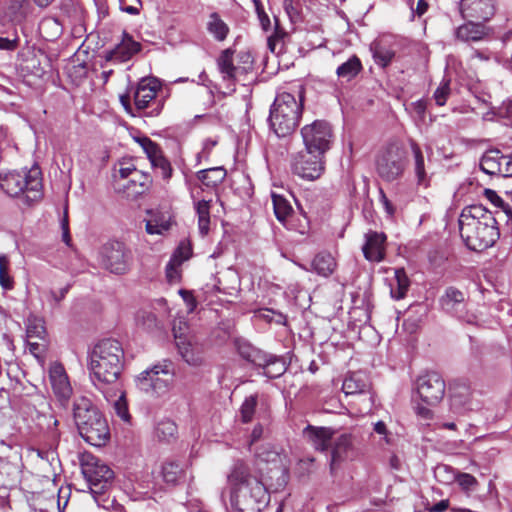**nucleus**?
<instances>
[{"instance_id":"nucleus-1","label":"nucleus","mask_w":512,"mask_h":512,"mask_svg":"<svg viewBox=\"0 0 512 512\" xmlns=\"http://www.w3.org/2000/svg\"><path fill=\"white\" fill-rule=\"evenodd\" d=\"M124 350L115 339H104L98 342L89 354L88 369L93 384L102 391L107 400L106 388L115 386L124 366Z\"/></svg>"},{"instance_id":"nucleus-2","label":"nucleus","mask_w":512,"mask_h":512,"mask_svg":"<svg viewBox=\"0 0 512 512\" xmlns=\"http://www.w3.org/2000/svg\"><path fill=\"white\" fill-rule=\"evenodd\" d=\"M460 236L473 251H483L495 244L500 236L492 212L482 205L465 207L459 216Z\"/></svg>"},{"instance_id":"nucleus-3","label":"nucleus","mask_w":512,"mask_h":512,"mask_svg":"<svg viewBox=\"0 0 512 512\" xmlns=\"http://www.w3.org/2000/svg\"><path fill=\"white\" fill-rule=\"evenodd\" d=\"M231 485L232 503L238 512H261L270 501L265 485L251 475L250 468L243 461H236L228 475Z\"/></svg>"},{"instance_id":"nucleus-4","label":"nucleus","mask_w":512,"mask_h":512,"mask_svg":"<svg viewBox=\"0 0 512 512\" xmlns=\"http://www.w3.org/2000/svg\"><path fill=\"white\" fill-rule=\"evenodd\" d=\"M74 420L80 435L94 446H102L109 438L110 432L106 419L87 398L74 403Z\"/></svg>"},{"instance_id":"nucleus-5","label":"nucleus","mask_w":512,"mask_h":512,"mask_svg":"<svg viewBox=\"0 0 512 512\" xmlns=\"http://www.w3.org/2000/svg\"><path fill=\"white\" fill-rule=\"evenodd\" d=\"M303 101L290 93L277 94L270 109L269 122L278 137L292 134L299 124L302 115Z\"/></svg>"},{"instance_id":"nucleus-6","label":"nucleus","mask_w":512,"mask_h":512,"mask_svg":"<svg viewBox=\"0 0 512 512\" xmlns=\"http://www.w3.org/2000/svg\"><path fill=\"white\" fill-rule=\"evenodd\" d=\"M0 186L11 197L22 196L27 204L42 198V178L38 167L0 176Z\"/></svg>"},{"instance_id":"nucleus-7","label":"nucleus","mask_w":512,"mask_h":512,"mask_svg":"<svg viewBox=\"0 0 512 512\" xmlns=\"http://www.w3.org/2000/svg\"><path fill=\"white\" fill-rule=\"evenodd\" d=\"M406 166V152L398 144L392 143L382 149L375 161L377 175L386 182L400 178Z\"/></svg>"},{"instance_id":"nucleus-8","label":"nucleus","mask_w":512,"mask_h":512,"mask_svg":"<svg viewBox=\"0 0 512 512\" xmlns=\"http://www.w3.org/2000/svg\"><path fill=\"white\" fill-rule=\"evenodd\" d=\"M97 260L103 269L116 275H123L131 268L132 253L124 243L108 241L100 247Z\"/></svg>"},{"instance_id":"nucleus-9","label":"nucleus","mask_w":512,"mask_h":512,"mask_svg":"<svg viewBox=\"0 0 512 512\" xmlns=\"http://www.w3.org/2000/svg\"><path fill=\"white\" fill-rule=\"evenodd\" d=\"M305 149L309 152L325 154L333 143L332 126L324 120H315L301 129Z\"/></svg>"},{"instance_id":"nucleus-10","label":"nucleus","mask_w":512,"mask_h":512,"mask_svg":"<svg viewBox=\"0 0 512 512\" xmlns=\"http://www.w3.org/2000/svg\"><path fill=\"white\" fill-rule=\"evenodd\" d=\"M82 473L95 494H101L107 489L114 478V472L100 459L86 454L81 460Z\"/></svg>"},{"instance_id":"nucleus-11","label":"nucleus","mask_w":512,"mask_h":512,"mask_svg":"<svg viewBox=\"0 0 512 512\" xmlns=\"http://www.w3.org/2000/svg\"><path fill=\"white\" fill-rule=\"evenodd\" d=\"M172 363L164 361L161 364L154 365L152 368L143 371L136 379L140 390L157 394L164 393L173 380Z\"/></svg>"},{"instance_id":"nucleus-12","label":"nucleus","mask_w":512,"mask_h":512,"mask_svg":"<svg viewBox=\"0 0 512 512\" xmlns=\"http://www.w3.org/2000/svg\"><path fill=\"white\" fill-rule=\"evenodd\" d=\"M416 387L421 400L430 406L438 404L445 395V381L436 372L418 377Z\"/></svg>"},{"instance_id":"nucleus-13","label":"nucleus","mask_w":512,"mask_h":512,"mask_svg":"<svg viewBox=\"0 0 512 512\" xmlns=\"http://www.w3.org/2000/svg\"><path fill=\"white\" fill-rule=\"evenodd\" d=\"M234 51L230 48L221 52L217 59L218 70L222 75L223 80L231 82H240L245 80V76L252 70V60L249 54L242 56L244 58L243 66H236L233 63Z\"/></svg>"},{"instance_id":"nucleus-14","label":"nucleus","mask_w":512,"mask_h":512,"mask_svg":"<svg viewBox=\"0 0 512 512\" xmlns=\"http://www.w3.org/2000/svg\"><path fill=\"white\" fill-rule=\"evenodd\" d=\"M324 154L309 152L307 149L297 154L293 162V171L303 179L315 180L324 170Z\"/></svg>"},{"instance_id":"nucleus-15","label":"nucleus","mask_w":512,"mask_h":512,"mask_svg":"<svg viewBox=\"0 0 512 512\" xmlns=\"http://www.w3.org/2000/svg\"><path fill=\"white\" fill-rule=\"evenodd\" d=\"M136 142L142 147L152 167L164 179L172 177L173 169L170 162L165 158L160 146L148 137L136 138Z\"/></svg>"},{"instance_id":"nucleus-16","label":"nucleus","mask_w":512,"mask_h":512,"mask_svg":"<svg viewBox=\"0 0 512 512\" xmlns=\"http://www.w3.org/2000/svg\"><path fill=\"white\" fill-rule=\"evenodd\" d=\"M342 390L346 395H362L364 407L360 412L367 413L372 409L373 397L370 393V382L367 376L362 372H355L347 376L342 385Z\"/></svg>"},{"instance_id":"nucleus-17","label":"nucleus","mask_w":512,"mask_h":512,"mask_svg":"<svg viewBox=\"0 0 512 512\" xmlns=\"http://www.w3.org/2000/svg\"><path fill=\"white\" fill-rule=\"evenodd\" d=\"M354 456L355 449L351 434L344 433L334 438L329 461L331 474H334L344 462L352 460Z\"/></svg>"},{"instance_id":"nucleus-18","label":"nucleus","mask_w":512,"mask_h":512,"mask_svg":"<svg viewBox=\"0 0 512 512\" xmlns=\"http://www.w3.org/2000/svg\"><path fill=\"white\" fill-rule=\"evenodd\" d=\"M49 381L55 396L66 402L72 395V386L64 366L59 362H53L48 370Z\"/></svg>"},{"instance_id":"nucleus-19","label":"nucleus","mask_w":512,"mask_h":512,"mask_svg":"<svg viewBox=\"0 0 512 512\" xmlns=\"http://www.w3.org/2000/svg\"><path fill=\"white\" fill-rule=\"evenodd\" d=\"M493 0H461L460 13L464 19L486 22L494 15Z\"/></svg>"},{"instance_id":"nucleus-20","label":"nucleus","mask_w":512,"mask_h":512,"mask_svg":"<svg viewBox=\"0 0 512 512\" xmlns=\"http://www.w3.org/2000/svg\"><path fill=\"white\" fill-rule=\"evenodd\" d=\"M140 50L141 44L137 41H134L132 36L127 32H123L121 42L117 44L114 49L106 52L105 59L107 61L115 60L118 62H126Z\"/></svg>"},{"instance_id":"nucleus-21","label":"nucleus","mask_w":512,"mask_h":512,"mask_svg":"<svg viewBox=\"0 0 512 512\" xmlns=\"http://www.w3.org/2000/svg\"><path fill=\"white\" fill-rule=\"evenodd\" d=\"M386 236L383 233L370 231L365 234V243L362 247L364 257L371 262H380L385 257Z\"/></svg>"},{"instance_id":"nucleus-22","label":"nucleus","mask_w":512,"mask_h":512,"mask_svg":"<svg viewBox=\"0 0 512 512\" xmlns=\"http://www.w3.org/2000/svg\"><path fill=\"white\" fill-rule=\"evenodd\" d=\"M442 308L460 319H464L466 297L464 292L455 287H448L440 299Z\"/></svg>"},{"instance_id":"nucleus-23","label":"nucleus","mask_w":512,"mask_h":512,"mask_svg":"<svg viewBox=\"0 0 512 512\" xmlns=\"http://www.w3.org/2000/svg\"><path fill=\"white\" fill-rule=\"evenodd\" d=\"M159 89L160 84L155 79H143L140 81L134 93V103L137 112L148 107L149 103L155 99Z\"/></svg>"},{"instance_id":"nucleus-24","label":"nucleus","mask_w":512,"mask_h":512,"mask_svg":"<svg viewBox=\"0 0 512 512\" xmlns=\"http://www.w3.org/2000/svg\"><path fill=\"white\" fill-rule=\"evenodd\" d=\"M304 437L318 451H326L334 440V430L328 427L308 425L303 431Z\"/></svg>"},{"instance_id":"nucleus-25","label":"nucleus","mask_w":512,"mask_h":512,"mask_svg":"<svg viewBox=\"0 0 512 512\" xmlns=\"http://www.w3.org/2000/svg\"><path fill=\"white\" fill-rule=\"evenodd\" d=\"M467 20V23L461 25L456 30L457 38L462 41H479L483 39L487 34L484 22L475 21L474 19Z\"/></svg>"},{"instance_id":"nucleus-26","label":"nucleus","mask_w":512,"mask_h":512,"mask_svg":"<svg viewBox=\"0 0 512 512\" xmlns=\"http://www.w3.org/2000/svg\"><path fill=\"white\" fill-rule=\"evenodd\" d=\"M410 287V280L403 268L394 270V278L390 282V294L395 300L403 299Z\"/></svg>"},{"instance_id":"nucleus-27","label":"nucleus","mask_w":512,"mask_h":512,"mask_svg":"<svg viewBox=\"0 0 512 512\" xmlns=\"http://www.w3.org/2000/svg\"><path fill=\"white\" fill-rule=\"evenodd\" d=\"M236 348L238 351V354L246 361L260 366L262 365L266 360V354L265 352L255 348L250 343L244 341V340H237L235 342Z\"/></svg>"},{"instance_id":"nucleus-28","label":"nucleus","mask_w":512,"mask_h":512,"mask_svg":"<svg viewBox=\"0 0 512 512\" xmlns=\"http://www.w3.org/2000/svg\"><path fill=\"white\" fill-rule=\"evenodd\" d=\"M502 153L497 150H488L480 160L481 170L488 175H500Z\"/></svg>"},{"instance_id":"nucleus-29","label":"nucleus","mask_w":512,"mask_h":512,"mask_svg":"<svg viewBox=\"0 0 512 512\" xmlns=\"http://www.w3.org/2000/svg\"><path fill=\"white\" fill-rule=\"evenodd\" d=\"M411 150L414 157V171L417 178V184L427 186V175L425 171L424 156L421 148L415 142H411Z\"/></svg>"},{"instance_id":"nucleus-30","label":"nucleus","mask_w":512,"mask_h":512,"mask_svg":"<svg viewBox=\"0 0 512 512\" xmlns=\"http://www.w3.org/2000/svg\"><path fill=\"white\" fill-rule=\"evenodd\" d=\"M312 266L315 272L324 277L332 274L336 268L335 259L329 253H319L315 256Z\"/></svg>"},{"instance_id":"nucleus-31","label":"nucleus","mask_w":512,"mask_h":512,"mask_svg":"<svg viewBox=\"0 0 512 512\" xmlns=\"http://www.w3.org/2000/svg\"><path fill=\"white\" fill-rule=\"evenodd\" d=\"M177 425L170 419H164L157 423L155 436L159 441L171 442L177 438Z\"/></svg>"},{"instance_id":"nucleus-32","label":"nucleus","mask_w":512,"mask_h":512,"mask_svg":"<svg viewBox=\"0 0 512 512\" xmlns=\"http://www.w3.org/2000/svg\"><path fill=\"white\" fill-rule=\"evenodd\" d=\"M226 177V170L222 167H215L201 170L197 173V178L207 187H215Z\"/></svg>"},{"instance_id":"nucleus-33","label":"nucleus","mask_w":512,"mask_h":512,"mask_svg":"<svg viewBox=\"0 0 512 512\" xmlns=\"http://www.w3.org/2000/svg\"><path fill=\"white\" fill-rule=\"evenodd\" d=\"M361 69L360 59L357 56H352L337 68L336 74L339 78L350 81L358 75Z\"/></svg>"},{"instance_id":"nucleus-34","label":"nucleus","mask_w":512,"mask_h":512,"mask_svg":"<svg viewBox=\"0 0 512 512\" xmlns=\"http://www.w3.org/2000/svg\"><path fill=\"white\" fill-rule=\"evenodd\" d=\"M273 209L276 218L285 223V221L292 215L293 208L290 205L289 201L281 195L276 193L271 194Z\"/></svg>"},{"instance_id":"nucleus-35","label":"nucleus","mask_w":512,"mask_h":512,"mask_svg":"<svg viewBox=\"0 0 512 512\" xmlns=\"http://www.w3.org/2000/svg\"><path fill=\"white\" fill-rule=\"evenodd\" d=\"M266 361L260 365L263 367L264 374L269 378H277L281 376L285 370V362L274 355L266 354Z\"/></svg>"},{"instance_id":"nucleus-36","label":"nucleus","mask_w":512,"mask_h":512,"mask_svg":"<svg viewBox=\"0 0 512 512\" xmlns=\"http://www.w3.org/2000/svg\"><path fill=\"white\" fill-rule=\"evenodd\" d=\"M207 30L218 41H223L229 32L227 24L217 13H212L207 22Z\"/></svg>"},{"instance_id":"nucleus-37","label":"nucleus","mask_w":512,"mask_h":512,"mask_svg":"<svg viewBox=\"0 0 512 512\" xmlns=\"http://www.w3.org/2000/svg\"><path fill=\"white\" fill-rule=\"evenodd\" d=\"M195 208L198 216L199 231L201 235L205 236L210 229V201H198Z\"/></svg>"},{"instance_id":"nucleus-38","label":"nucleus","mask_w":512,"mask_h":512,"mask_svg":"<svg viewBox=\"0 0 512 512\" xmlns=\"http://www.w3.org/2000/svg\"><path fill=\"white\" fill-rule=\"evenodd\" d=\"M176 345L182 358L190 365H198L201 363V357L195 353L192 342L189 337L177 340Z\"/></svg>"},{"instance_id":"nucleus-39","label":"nucleus","mask_w":512,"mask_h":512,"mask_svg":"<svg viewBox=\"0 0 512 512\" xmlns=\"http://www.w3.org/2000/svg\"><path fill=\"white\" fill-rule=\"evenodd\" d=\"M182 473V468L175 461H166L162 465V477L166 483L176 484Z\"/></svg>"},{"instance_id":"nucleus-40","label":"nucleus","mask_w":512,"mask_h":512,"mask_svg":"<svg viewBox=\"0 0 512 512\" xmlns=\"http://www.w3.org/2000/svg\"><path fill=\"white\" fill-rule=\"evenodd\" d=\"M371 50L376 63L381 66H387L394 57V52L385 48L381 42H374L371 46Z\"/></svg>"},{"instance_id":"nucleus-41","label":"nucleus","mask_w":512,"mask_h":512,"mask_svg":"<svg viewBox=\"0 0 512 512\" xmlns=\"http://www.w3.org/2000/svg\"><path fill=\"white\" fill-rule=\"evenodd\" d=\"M257 406V396L247 397L240 407V418L243 423L252 421Z\"/></svg>"},{"instance_id":"nucleus-42","label":"nucleus","mask_w":512,"mask_h":512,"mask_svg":"<svg viewBox=\"0 0 512 512\" xmlns=\"http://www.w3.org/2000/svg\"><path fill=\"white\" fill-rule=\"evenodd\" d=\"M27 338L28 339H44L46 334V330L44 327V322L41 319L32 318L28 320L27 324Z\"/></svg>"},{"instance_id":"nucleus-43","label":"nucleus","mask_w":512,"mask_h":512,"mask_svg":"<svg viewBox=\"0 0 512 512\" xmlns=\"http://www.w3.org/2000/svg\"><path fill=\"white\" fill-rule=\"evenodd\" d=\"M170 227V223L158 215H154L146 222V232L148 234H162L167 231Z\"/></svg>"},{"instance_id":"nucleus-44","label":"nucleus","mask_w":512,"mask_h":512,"mask_svg":"<svg viewBox=\"0 0 512 512\" xmlns=\"http://www.w3.org/2000/svg\"><path fill=\"white\" fill-rule=\"evenodd\" d=\"M9 261L5 255L0 256V285L6 289L10 290L13 288V278L8 273Z\"/></svg>"},{"instance_id":"nucleus-45","label":"nucleus","mask_w":512,"mask_h":512,"mask_svg":"<svg viewBox=\"0 0 512 512\" xmlns=\"http://www.w3.org/2000/svg\"><path fill=\"white\" fill-rule=\"evenodd\" d=\"M181 260L177 259V255L173 256L166 266V278L170 283H177L180 280Z\"/></svg>"},{"instance_id":"nucleus-46","label":"nucleus","mask_w":512,"mask_h":512,"mask_svg":"<svg viewBox=\"0 0 512 512\" xmlns=\"http://www.w3.org/2000/svg\"><path fill=\"white\" fill-rule=\"evenodd\" d=\"M454 480L457 481L459 486L466 492L475 490L478 481L477 479L468 473H459L453 476Z\"/></svg>"},{"instance_id":"nucleus-47","label":"nucleus","mask_w":512,"mask_h":512,"mask_svg":"<svg viewBox=\"0 0 512 512\" xmlns=\"http://www.w3.org/2000/svg\"><path fill=\"white\" fill-rule=\"evenodd\" d=\"M469 395V388L465 385L453 388L451 394L452 404H465L469 398Z\"/></svg>"},{"instance_id":"nucleus-48","label":"nucleus","mask_w":512,"mask_h":512,"mask_svg":"<svg viewBox=\"0 0 512 512\" xmlns=\"http://www.w3.org/2000/svg\"><path fill=\"white\" fill-rule=\"evenodd\" d=\"M284 36L285 32L276 28L273 34L268 37L267 45L272 53H275L278 47L279 50L282 49Z\"/></svg>"},{"instance_id":"nucleus-49","label":"nucleus","mask_w":512,"mask_h":512,"mask_svg":"<svg viewBox=\"0 0 512 512\" xmlns=\"http://www.w3.org/2000/svg\"><path fill=\"white\" fill-rule=\"evenodd\" d=\"M450 94V87H449V81L443 80V82L440 84V86L435 90L434 92V99L439 106H443Z\"/></svg>"},{"instance_id":"nucleus-50","label":"nucleus","mask_w":512,"mask_h":512,"mask_svg":"<svg viewBox=\"0 0 512 512\" xmlns=\"http://www.w3.org/2000/svg\"><path fill=\"white\" fill-rule=\"evenodd\" d=\"M114 409H115L117 415L121 419H123L124 421L129 420L130 416H129V412H128L127 403H126L124 394L121 391H120V395H119L118 399L115 400V402H114Z\"/></svg>"},{"instance_id":"nucleus-51","label":"nucleus","mask_w":512,"mask_h":512,"mask_svg":"<svg viewBox=\"0 0 512 512\" xmlns=\"http://www.w3.org/2000/svg\"><path fill=\"white\" fill-rule=\"evenodd\" d=\"M119 174L121 178H128L130 176H138L141 174L135 167V165L131 161H122L120 162Z\"/></svg>"},{"instance_id":"nucleus-52","label":"nucleus","mask_w":512,"mask_h":512,"mask_svg":"<svg viewBox=\"0 0 512 512\" xmlns=\"http://www.w3.org/2000/svg\"><path fill=\"white\" fill-rule=\"evenodd\" d=\"M188 330L187 324L183 320L175 321L173 324V333L175 341L187 338L186 331Z\"/></svg>"},{"instance_id":"nucleus-53","label":"nucleus","mask_w":512,"mask_h":512,"mask_svg":"<svg viewBox=\"0 0 512 512\" xmlns=\"http://www.w3.org/2000/svg\"><path fill=\"white\" fill-rule=\"evenodd\" d=\"M501 172L500 175L503 177H512V155H503L501 158Z\"/></svg>"},{"instance_id":"nucleus-54","label":"nucleus","mask_w":512,"mask_h":512,"mask_svg":"<svg viewBox=\"0 0 512 512\" xmlns=\"http://www.w3.org/2000/svg\"><path fill=\"white\" fill-rule=\"evenodd\" d=\"M485 196L491 203H493L497 207H500L501 209H503L504 206L507 204L494 190L486 189Z\"/></svg>"},{"instance_id":"nucleus-55","label":"nucleus","mask_w":512,"mask_h":512,"mask_svg":"<svg viewBox=\"0 0 512 512\" xmlns=\"http://www.w3.org/2000/svg\"><path fill=\"white\" fill-rule=\"evenodd\" d=\"M18 46V38L9 39L0 37V50L13 51Z\"/></svg>"},{"instance_id":"nucleus-56","label":"nucleus","mask_w":512,"mask_h":512,"mask_svg":"<svg viewBox=\"0 0 512 512\" xmlns=\"http://www.w3.org/2000/svg\"><path fill=\"white\" fill-rule=\"evenodd\" d=\"M190 254H191V248L188 245L181 244L177 248V250L175 251L173 256L177 255V259L181 260V263H182L183 261L187 260L190 257Z\"/></svg>"},{"instance_id":"nucleus-57","label":"nucleus","mask_w":512,"mask_h":512,"mask_svg":"<svg viewBox=\"0 0 512 512\" xmlns=\"http://www.w3.org/2000/svg\"><path fill=\"white\" fill-rule=\"evenodd\" d=\"M179 293L182 296L183 300L186 302L188 311L192 312L196 307V300L193 297L192 293L186 290H180Z\"/></svg>"},{"instance_id":"nucleus-58","label":"nucleus","mask_w":512,"mask_h":512,"mask_svg":"<svg viewBox=\"0 0 512 512\" xmlns=\"http://www.w3.org/2000/svg\"><path fill=\"white\" fill-rule=\"evenodd\" d=\"M374 431L380 435H383L387 444L391 443L390 434L388 433L386 424L383 421H378L374 424Z\"/></svg>"},{"instance_id":"nucleus-59","label":"nucleus","mask_w":512,"mask_h":512,"mask_svg":"<svg viewBox=\"0 0 512 512\" xmlns=\"http://www.w3.org/2000/svg\"><path fill=\"white\" fill-rule=\"evenodd\" d=\"M263 432V426L260 424L256 425L251 432L249 444L253 445L255 442H257L262 437Z\"/></svg>"},{"instance_id":"nucleus-60","label":"nucleus","mask_w":512,"mask_h":512,"mask_svg":"<svg viewBox=\"0 0 512 512\" xmlns=\"http://www.w3.org/2000/svg\"><path fill=\"white\" fill-rule=\"evenodd\" d=\"M449 507V501L446 499V500H441L440 502L432 505V506H428L426 509L429 511V512H444L445 510H447Z\"/></svg>"},{"instance_id":"nucleus-61","label":"nucleus","mask_w":512,"mask_h":512,"mask_svg":"<svg viewBox=\"0 0 512 512\" xmlns=\"http://www.w3.org/2000/svg\"><path fill=\"white\" fill-rule=\"evenodd\" d=\"M380 201L381 203L383 204L386 212L389 214V215H393L394 213V207L393 205L391 204V202L389 201V199L387 198V196L385 195V193L383 192V190H380Z\"/></svg>"},{"instance_id":"nucleus-62","label":"nucleus","mask_w":512,"mask_h":512,"mask_svg":"<svg viewBox=\"0 0 512 512\" xmlns=\"http://www.w3.org/2000/svg\"><path fill=\"white\" fill-rule=\"evenodd\" d=\"M28 346H29V351L35 356V357H39V355L42 353L43 351V345L37 343V342H34L32 341V339H28Z\"/></svg>"},{"instance_id":"nucleus-63","label":"nucleus","mask_w":512,"mask_h":512,"mask_svg":"<svg viewBox=\"0 0 512 512\" xmlns=\"http://www.w3.org/2000/svg\"><path fill=\"white\" fill-rule=\"evenodd\" d=\"M68 290H69V286L61 288L58 292L51 291L50 292V297L56 303H59L62 299H64V297L66 296Z\"/></svg>"},{"instance_id":"nucleus-64","label":"nucleus","mask_w":512,"mask_h":512,"mask_svg":"<svg viewBox=\"0 0 512 512\" xmlns=\"http://www.w3.org/2000/svg\"><path fill=\"white\" fill-rule=\"evenodd\" d=\"M283 6L290 17L298 14V9L294 5V0H284Z\"/></svg>"}]
</instances>
